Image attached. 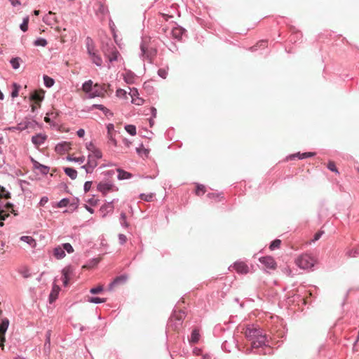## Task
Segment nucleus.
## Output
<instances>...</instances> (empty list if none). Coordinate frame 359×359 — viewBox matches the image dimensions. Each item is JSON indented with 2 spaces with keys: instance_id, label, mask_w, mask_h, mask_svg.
I'll return each mask as SVG.
<instances>
[{
  "instance_id": "1",
  "label": "nucleus",
  "mask_w": 359,
  "mask_h": 359,
  "mask_svg": "<svg viewBox=\"0 0 359 359\" xmlns=\"http://www.w3.org/2000/svg\"><path fill=\"white\" fill-rule=\"evenodd\" d=\"M243 333L246 339L251 343V346L245 350L246 354L253 353L254 349L268 346L266 334L259 326L248 325L244 329Z\"/></svg>"
},
{
  "instance_id": "2",
  "label": "nucleus",
  "mask_w": 359,
  "mask_h": 359,
  "mask_svg": "<svg viewBox=\"0 0 359 359\" xmlns=\"http://www.w3.org/2000/svg\"><path fill=\"white\" fill-rule=\"evenodd\" d=\"M102 51L104 56L107 58L109 63L117 61L121 55L113 43H107L102 47Z\"/></svg>"
},
{
  "instance_id": "3",
  "label": "nucleus",
  "mask_w": 359,
  "mask_h": 359,
  "mask_svg": "<svg viewBox=\"0 0 359 359\" xmlns=\"http://www.w3.org/2000/svg\"><path fill=\"white\" fill-rule=\"evenodd\" d=\"M315 262V259L309 254L302 255L295 261L296 264L303 269H311L314 266Z\"/></svg>"
},
{
  "instance_id": "4",
  "label": "nucleus",
  "mask_w": 359,
  "mask_h": 359,
  "mask_svg": "<svg viewBox=\"0 0 359 359\" xmlns=\"http://www.w3.org/2000/svg\"><path fill=\"white\" fill-rule=\"evenodd\" d=\"M110 87L109 84L95 83L93 87V90L88 95L89 98H95L97 97H104L107 92V89Z\"/></svg>"
},
{
  "instance_id": "5",
  "label": "nucleus",
  "mask_w": 359,
  "mask_h": 359,
  "mask_svg": "<svg viewBox=\"0 0 359 359\" xmlns=\"http://www.w3.org/2000/svg\"><path fill=\"white\" fill-rule=\"evenodd\" d=\"M140 50L141 53L140 56L143 60L147 59L150 62H151L152 58L156 55V50L152 48H147L144 42H142L140 44Z\"/></svg>"
},
{
  "instance_id": "6",
  "label": "nucleus",
  "mask_w": 359,
  "mask_h": 359,
  "mask_svg": "<svg viewBox=\"0 0 359 359\" xmlns=\"http://www.w3.org/2000/svg\"><path fill=\"white\" fill-rule=\"evenodd\" d=\"M231 267H232L239 274H247L250 271L249 266L245 262L241 261L236 262L233 265L231 266L229 268Z\"/></svg>"
},
{
  "instance_id": "7",
  "label": "nucleus",
  "mask_w": 359,
  "mask_h": 359,
  "mask_svg": "<svg viewBox=\"0 0 359 359\" xmlns=\"http://www.w3.org/2000/svg\"><path fill=\"white\" fill-rule=\"evenodd\" d=\"M114 185L109 182H100L97 184V189L104 196L111 191H113Z\"/></svg>"
},
{
  "instance_id": "8",
  "label": "nucleus",
  "mask_w": 359,
  "mask_h": 359,
  "mask_svg": "<svg viewBox=\"0 0 359 359\" xmlns=\"http://www.w3.org/2000/svg\"><path fill=\"white\" fill-rule=\"evenodd\" d=\"M9 320L7 318L2 320L0 324V347L4 348V342L5 341V333L8 327Z\"/></svg>"
},
{
  "instance_id": "9",
  "label": "nucleus",
  "mask_w": 359,
  "mask_h": 359,
  "mask_svg": "<svg viewBox=\"0 0 359 359\" xmlns=\"http://www.w3.org/2000/svg\"><path fill=\"white\" fill-rule=\"evenodd\" d=\"M30 100L35 104L40 105V103L44 99V91L42 90H34L30 95Z\"/></svg>"
},
{
  "instance_id": "10",
  "label": "nucleus",
  "mask_w": 359,
  "mask_h": 359,
  "mask_svg": "<svg viewBox=\"0 0 359 359\" xmlns=\"http://www.w3.org/2000/svg\"><path fill=\"white\" fill-rule=\"evenodd\" d=\"M114 201L115 200L107 202L100 207V212H101L102 217H105L109 213H111L114 211Z\"/></svg>"
},
{
  "instance_id": "11",
  "label": "nucleus",
  "mask_w": 359,
  "mask_h": 359,
  "mask_svg": "<svg viewBox=\"0 0 359 359\" xmlns=\"http://www.w3.org/2000/svg\"><path fill=\"white\" fill-rule=\"evenodd\" d=\"M259 262L269 269H274L276 267V263L272 257H261Z\"/></svg>"
},
{
  "instance_id": "12",
  "label": "nucleus",
  "mask_w": 359,
  "mask_h": 359,
  "mask_svg": "<svg viewBox=\"0 0 359 359\" xmlns=\"http://www.w3.org/2000/svg\"><path fill=\"white\" fill-rule=\"evenodd\" d=\"M185 316L186 314L184 311H175L173 314L170 316L169 319V323H172L174 321V320H178V324H182L183 320L184 319Z\"/></svg>"
},
{
  "instance_id": "13",
  "label": "nucleus",
  "mask_w": 359,
  "mask_h": 359,
  "mask_svg": "<svg viewBox=\"0 0 359 359\" xmlns=\"http://www.w3.org/2000/svg\"><path fill=\"white\" fill-rule=\"evenodd\" d=\"M185 29L180 26H173L171 29V34L173 38L180 40L184 34Z\"/></svg>"
},
{
  "instance_id": "14",
  "label": "nucleus",
  "mask_w": 359,
  "mask_h": 359,
  "mask_svg": "<svg viewBox=\"0 0 359 359\" xmlns=\"http://www.w3.org/2000/svg\"><path fill=\"white\" fill-rule=\"evenodd\" d=\"M315 154H316L314 152H304V153H302V154L299 152V153L289 156L287 157V159L293 160L297 157H298L299 159H304L306 158L312 157V156H315Z\"/></svg>"
},
{
  "instance_id": "15",
  "label": "nucleus",
  "mask_w": 359,
  "mask_h": 359,
  "mask_svg": "<svg viewBox=\"0 0 359 359\" xmlns=\"http://www.w3.org/2000/svg\"><path fill=\"white\" fill-rule=\"evenodd\" d=\"M60 290V287L54 283L53 285L51 292L49 294V302L50 303H53V302H55L57 299Z\"/></svg>"
},
{
  "instance_id": "16",
  "label": "nucleus",
  "mask_w": 359,
  "mask_h": 359,
  "mask_svg": "<svg viewBox=\"0 0 359 359\" xmlns=\"http://www.w3.org/2000/svg\"><path fill=\"white\" fill-rule=\"evenodd\" d=\"M46 140V136L41 133L36 134L32 137V143L36 146L41 145Z\"/></svg>"
},
{
  "instance_id": "17",
  "label": "nucleus",
  "mask_w": 359,
  "mask_h": 359,
  "mask_svg": "<svg viewBox=\"0 0 359 359\" xmlns=\"http://www.w3.org/2000/svg\"><path fill=\"white\" fill-rule=\"evenodd\" d=\"M70 149V144L67 142H62L55 146V151L59 153H62L68 151Z\"/></svg>"
},
{
  "instance_id": "18",
  "label": "nucleus",
  "mask_w": 359,
  "mask_h": 359,
  "mask_svg": "<svg viewBox=\"0 0 359 359\" xmlns=\"http://www.w3.org/2000/svg\"><path fill=\"white\" fill-rule=\"evenodd\" d=\"M86 45L87 51H88V53L89 54V55H91L93 53H95L94 41L90 37L88 36L86 39Z\"/></svg>"
},
{
  "instance_id": "19",
  "label": "nucleus",
  "mask_w": 359,
  "mask_h": 359,
  "mask_svg": "<svg viewBox=\"0 0 359 359\" xmlns=\"http://www.w3.org/2000/svg\"><path fill=\"white\" fill-rule=\"evenodd\" d=\"M118 176L117 178L119 180H128L132 177V174L129 172H127L121 168H118Z\"/></svg>"
},
{
  "instance_id": "20",
  "label": "nucleus",
  "mask_w": 359,
  "mask_h": 359,
  "mask_svg": "<svg viewBox=\"0 0 359 359\" xmlns=\"http://www.w3.org/2000/svg\"><path fill=\"white\" fill-rule=\"evenodd\" d=\"M135 74L130 70L126 71L123 75L124 81L128 84L133 83L135 81Z\"/></svg>"
},
{
  "instance_id": "21",
  "label": "nucleus",
  "mask_w": 359,
  "mask_h": 359,
  "mask_svg": "<svg viewBox=\"0 0 359 359\" xmlns=\"http://www.w3.org/2000/svg\"><path fill=\"white\" fill-rule=\"evenodd\" d=\"M127 280V276L125 275H121L120 276L116 277L109 285V289L111 290L115 285L124 283Z\"/></svg>"
},
{
  "instance_id": "22",
  "label": "nucleus",
  "mask_w": 359,
  "mask_h": 359,
  "mask_svg": "<svg viewBox=\"0 0 359 359\" xmlns=\"http://www.w3.org/2000/svg\"><path fill=\"white\" fill-rule=\"evenodd\" d=\"M53 255L57 259H61L66 256L64 249L61 246H57L54 248Z\"/></svg>"
},
{
  "instance_id": "23",
  "label": "nucleus",
  "mask_w": 359,
  "mask_h": 359,
  "mask_svg": "<svg viewBox=\"0 0 359 359\" xmlns=\"http://www.w3.org/2000/svg\"><path fill=\"white\" fill-rule=\"evenodd\" d=\"M34 165V168L36 169L39 170V171L41 172V173L42 175H47L49 172L50 168L48 166L42 165L36 161H35Z\"/></svg>"
},
{
  "instance_id": "24",
  "label": "nucleus",
  "mask_w": 359,
  "mask_h": 359,
  "mask_svg": "<svg viewBox=\"0 0 359 359\" xmlns=\"http://www.w3.org/2000/svg\"><path fill=\"white\" fill-rule=\"evenodd\" d=\"M93 81L91 80H88L83 83L82 90L89 95L93 90Z\"/></svg>"
},
{
  "instance_id": "25",
  "label": "nucleus",
  "mask_w": 359,
  "mask_h": 359,
  "mask_svg": "<svg viewBox=\"0 0 359 359\" xmlns=\"http://www.w3.org/2000/svg\"><path fill=\"white\" fill-rule=\"evenodd\" d=\"M64 172L72 180H75L77 177V171L72 168H64Z\"/></svg>"
},
{
  "instance_id": "26",
  "label": "nucleus",
  "mask_w": 359,
  "mask_h": 359,
  "mask_svg": "<svg viewBox=\"0 0 359 359\" xmlns=\"http://www.w3.org/2000/svg\"><path fill=\"white\" fill-rule=\"evenodd\" d=\"M20 239V241L29 244L32 247H34L36 245V241L32 236H22Z\"/></svg>"
},
{
  "instance_id": "27",
  "label": "nucleus",
  "mask_w": 359,
  "mask_h": 359,
  "mask_svg": "<svg viewBox=\"0 0 359 359\" xmlns=\"http://www.w3.org/2000/svg\"><path fill=\"white\" fill-rule=\"evenodd\" d=\"M74 269L71 266H68L65 267L62 271V276L67 277V278L70 279L72 276L73 275Z\"/></svg>"
},
{
  "instance_id": "28",
  "label": "nucleus",
  "mask_w": 359,
  "mask_h": 359,
  "mask_svg": "<svg viewBox=\"0 0 359 359\" xmlns=\"http://www.w3.org/2000/svg\"><path fill=\"white\" fill-rule=\"evenodd\" d=\"M359 255V248L348 249L346 251V256L347 257H356Z\"/></svg>"
},
{
  "instance_id": "29",
  "label": "nucleus",
  "mask_w": 359,
  "mask_h": 359,
  "mask_svg": "<svg viewBox=\"0 0 359 359\" xmlns=\"http://www.w3.org/2000/svg\"><path fill=\"white\" fill-rule=\"evenodd\" d=\"M199 339H200L199 332L196 329H194L191 332V339H189V341L191 343L196 344V343H197L199 341Z\"/></svg>"
},
{
  "instance_id": "30",
  "label": "nucleus",
  "mask_w": 359,
  "mask_h": 359,
  "mask_svg": "<svg viewBox=\"0 0 359 359\" xmlns=\"http://www.w3.org/2000/svg\"><path fill=\"white\" fill-rule=\"evenodd\" d=\"M92 60V62L97 67H101L102 64V58L95 53H93V55H90Z\"/></svg>"
},
{
  "instance_id": "31",
  "label": "nucleus",
  "mask_w": 359,
  "mask_h": 359,
  "mask_svg": "<svg viewBox=\"0 0 359 359\" xmlns=\"http://www.w3.org/2000/svg\"><path fill=\"white\" fill-rule=\"evenodd\" d=\"M43 79V83H44L45 86L47 88H51L55 83L54 79L47 75H44Z\"/></svg>"
},
{
  "instance_id": "32",
  "label": "nucleus",
  "mask_w": 359,
  "mask_h": 359,
  "mask_svg": "<svg viewBox=\"0 0 359 359\" xmlns=\"http://www.w3.org/2000/svg\"><path fill=\"white\" fill-rule=\"evenodd\" d=\"M69 203V199L68 198H64L61 199L59 202H57L55 205H53L54 208H62L67 207Z\"/></svg>"
},
{
  "instance_id": "33",
  "label": "nucleus",
  "mask_w": 359,
  "mask_h": 359,
  "mask_svg": "<svg viewBox=\"0 0 359 359\" xmlns=\"http://www.w3.org/2000/svg\"><path fill=\"white\" fill-rule=\"evenodd\" d=\"M22 61L21 58L19 57H13L10 60V63L14 69H17L20 67V62Z\"/></svg>"
},
{
  "instance_id": "34",
  "label": "nucleus",
  "mask_w": 359,
  "mask_h": 359,
  "mask_svg": "<svg viewBox=\"0 0 359 359\" xmlns=\"http://www.w3.org/2000/svg\"><path fill=\"white\" fill-rule=\"evenodd\" d=\"M92 108H95V109H100V111H102L106 116H107L108 114H112L110 111V110L109 109H107V107H105L104 105L102 104H93L92 106Z\"/></svg>"
},
{
  "instance_id": "35",
  "label": "nucleus",
  "mask_w": 359,
  "mask_h": 359,
  "mask_svg": "<svg viewBox=\"0 0 359 359\" xmlns=\"http://www.w3.org/2000/svg\"><path fill=\"white\" fill-rule=\"evenodd\" d=\"M120 224L123 228H128L129 224L126 220V215L125 212H121L120 215Z\"/></svg>"
},
{
  "instance_id": "36",
  "label": "nucleus",
  "mask_w": 359,
  "mask_h": 359,
  "mask_svg": "<svg viewBox=\"0 0 359 359\" xmlns=\"http://www.w3.org/2000/svg\"><path fill=\"white\" fill-rule=\"evenodd\" d=\"M97 159L93 158L92 154H88L87 163L90 165V168H95L97 166Z\"/></svg>"
},
{
  "instance_id": "37",
  "label": "nucleus",
  "mask_w": 359,
  "mask_h": 359,
  "mask_svg": "<svg viewBox=\"0 0 359 359\" xmlns=\"http://www.w3.org/2000/svg\"><path fill=\"white\" fill-rule=\"evenodd\" d=\"M106 299L104 298H100L97 297H88V302L93 304H100L105 302Z\"/></svg>"
},
{
  "instance_id": "38",
  "label": "nucleus",
  "mask_w": 359,
  "mask_h": 359,
  "mask_svg": "<svg viewBox=\"0 0 359 359\" xmlns=\"http://www.w3.org/2000/svg\"><path fill=\"white\" fill-rule=\"evenodd\" d=\"M29 16L23 18L22 22L20 25V28L22 32H26L28 29Z\"/></svg>"
},
{
  "instance_id": "39",
  "label": "nucleus",
  "mask_w": 359,
  "mask_h": 359,
  "mask_svg": "<svg viewBox=\"0 0 359 359\" xmlns=\"http://www.w3.org/2000/svg\"><path fill=\"white\" fill-rule=\"evenodd\" d=\"M20 88V86L18 85V83H14L13 84V90H12L11 94L12 97L14 98V97H16L18 96Z\"/></svg>"
},
{
  "instance_id": "40",
  "label": "nucleus",
  "mask_w": 359,
  "mask_h": 359,
  "mask_svg": "<svg viewBox=\"0 0 359 359\" xmlns=\"http://www.w3.org/2000/svg\"><path fill=\"white\" fill-rule=\"evenodd\" d=\"M34 45L36 46L45 47L47 45V41L43 38H38L34 41Z\"/></svg>"
},
{
  "instance_id": "41",
  "label": "nucleus",
  "mask_w": 359,
  "mask_h": 359,
  "mask_svg": "<svg viewBox=\"0 0 359 359\" xmlns=\"http://www.w3.org/2000/svg\"><path fill=\"white\" fill-rule=\"evenodd\" d=\"M136 151L141 156L144 155L145 156H147L149 154V150L145 149L143 144H141L140 147L136 148Z\"/></svg>"
},
{
  "instance_id": "42",
  "label": "nucleus",
  "mask_w": 359,
  "mask_h": 359,
  "mask_svg": "<svg viewBox=\"0 0 359 359\" xmlns=\"http://www.w3.org/2000/svg\"><path fill=\"white\" fill-rule=\"evenodd\" d=\"M281 243V241L279 239H275L272 241L269 245V248L271 250H274L280 248Z\"/></svg>"
},
{
  "instance_id": "43",
  "label": "nucleus",
  "mask_w": 359,
  "mask_h": 359,
  "mask_svg": "<svg viewBox=\"0 0 359 359\" xmlns=\"http://www.w3.org/2000/svg\"><path fill=\"white\" fill-rule=\"evenodd\" d=\"M125 130L131 135H136V127L134 125H126Z\"/></svg>"
},
{
  "instance_id": "44",
  "label": "nucleus",
  "mask_w": 359,
  "mask_h": 359,
  "mask_svg": "<svg viewBox=\"0 0 359 359\" xmlns=\"http://www.w3.org/2000/svg\"><path fill=\"white\" fill-rule=\"evenodd\" d=\"M61 247L64 249L65 252L66 251L69 254L72 253L74 252L73 247L69 243H63Z\"/></svg>"
},
{
  "instance_id": "45",
  "label": "nucleus",
  "mask_w": 359,
  "mask_h": 359,
  "mask_svg": "<svg viewBox=\"0 0 359 359\" xmlns=\"http://www.w3.org/2000/svg\"><path fill=\"white\" fill-rule=\"evenodd\" d=\"M266 46H267V41H264V40H262V41H259V42L257 43V45H256V46L251 47V48H250V49H251V50H252V51H254V50H257V47H259V48H261V47H262V48H265V47H266Z\"/></svg>"
},
{
  "instance_id": "46",
  "label": "nucleus",
  "mask_w": 359,
  "mask_h": 359,
  "mask_svg": "<svg viewBox=\"0 0 359 359\" xmlns=\"http://www.w3.org/2000/svg\"><path fill=\"white\" fill-rule=\"evenodd\" d=\"M140 197L142 200L149 202V201H151L153 200L154 194H141L140 195Z\"/></svg>"
},
{
  "instance_id": "47",
  "label": "nucleus",
  "mask_w": 359,
  "mask_h": 359,
  "mask_svg": "<svg viewBox=\"0 0 359 359\" xmlns=\"http://www.w3.org/2000/svg\"><path fill=\"white\" fill-rule=\"evenodd\" d=\"M85 156H80V157H78V158H76V157H72V156H68L67 157V160L69 161H74V162H77V163H82L85 161Z\"/></svg>"
},
{
  "instance_id": "48",
  "label": "nucleus",
  "mask_w": 359,
  "mask_h": 359,
  "mask_svg": "<svg viewBox=\"0 0 359 359\" xmlns=\"http://www.w3.org/2000/svg\"><path fill=\"white\" fill-rule=\"evenodd\" d=\"M205 192V187L203 184H198L196 189V194L201 196Z\"/></svg>"
},
{
  "instance_id": "49",
  "label": "nucleus",
  "mask_w": 359,
  "mask_h": 359,
  "mask_svg": "<svg viewBox=\"0 0 359 359\" xmlns=\"http://www.w3.org/2000/svg\"><path fill=\"white\" fill-rule=\"evenodd\" d=\"M28 128V123L26 122H21L17 125V126L15 128L16 130L22 131Z\"/></svg>"
},
{
  "instance_id": "50",
  "label": "nucleus",
  "mask_w": 359,
  "mask_h": 359,
  "mask_svg": "<svg viewBox=\"0 0 359 359\" xmlns=\"http://www.w3.org/2000/svg\"><path fill=\"white\" fill-rule=\"evenodd\" d=\"M90 154H92L93 158H95L96 159H100L102 156L101 151L97 148L95 149H94V151L92 153H90Z\"/></svg>"
},
{
  "instance_id": "51",
  "label": "nucleus",
  "mask_w": 359,
  "mask_h": 359,
  "mask_svg": "<svg viewBox=\"0 0 359 359\" xmlns=\"http://www.w3.org/2000/svg\"><path fill=\"white\" fill-rule=\"evenodd\" d=\"M2 191L0 192V198H11V194L10 192L6 191L4 187L1 188Z\"/></svg>"
},
{
  "instance_id": "52",
  "label": "nucleus",
  "mask_w": 359,
  "mask_h": 359,
  "mask_svg": "<svg viewBox=\"0 0 359 359\" xmlns=\"http://www.w3.org/2000/svg\"><path fill=\"white\" fill-rule=\"evenodd\" d=\"M157 73L162 79H165L168 75V71L165 69H159Z\"/></svg>"
},
{
  "instance_id": "53",
  "label": "nucleus",
  "mask_w": 359,
  "mask_h": 359,
  "mask_svg": "<svg viewBox=\"0 0 359 359\" xmlns=\"http://www.w3.org/2000/svg\"><path fill=\"white\" fill-rule=\"evenodd\" d=\"M168 325L171 327L173 330H177L180 328L182 324H178V320H174L172 323H168Z\"/></svg>"
},
{
  "instance_id": "54",
  "label": "nucleus",
  "mask_w": 359,
  "mask_h": 359,
  "mask_svg": "<svg viewBox=\"0 0 359 359\" xmlns=\"http://www.w3.org/2000/svg\"><path fill=\"white\" fill-rule=\"evenodd\" d=\"M132 103L140 106V105L143 104L144 100L140 97H133V100H132Z\"/></svg>"
},
{
  "instance_id": "55",
  "label": "nucleus",
  "mask_w": 359,
  "mask_h": 359,
  "mask_svg": "<svg viewBox=\"0 0 359 359\" xmlns=\"http://www.w3.org/2000/svg\"><path fill=\"white\" fill-rule=\"evenodd\" d=\"M102 290H103L102 286H97V287L91 288L90 290V292L91 294H98V293L101 292Z\"/></svg>"
},
{
  "instance_id": "56",
  "label": "nucleus",
  "mask_w": 359,
  "mask_h": 359,
  "mask_svg": "<svg viewBox=\"0 0 359 359\" xmlns=\"http://www.w3.org/2000/svg\"><path fill=\"white\" fill-rule=\"evenodd\" d=\"M327 168L332 172H338L335 163L333 161H330L328 163Z\"/></svg>"
},
{
  "instance_id": "57",
  "label": "nucleus",
  "mask_w": 359,
  "mask_h": 359,
  "mask_svg": "<svg viewBox=\"0 0 359 359\" xmlns=\"http://www.w3.org/2000/svg\"><path fill=\"white\" fill-rule=\"evenodd\" d=\"M92 186V182L91 181H87L84 183L83 185V190L85 193H87L90 191Z\"/></svg>"
},
{
  "instance_id": "58",
  "label": "nucleus",
  "mask_w": 359,
  "mask_h": 359,
  "mask_svg": "<svg viewBox=\"0 0 359 359\" xmlns=\"http://www.w3.org/2000/svg\"><path fill=\"white\" fill-rule=\"evenodd\" d=\"M82 169H84L87 173H92L93 172L94 168H90V165L87 163L86 164L81 166Z\"/></svg>"
},
{
  "instance_id": "59",
  "label": "nucleus",
  "mask_w": 359,
  "mask_h": 359,
  "mask_svg": "<svg viewBox=\"0 0 359 359\" xmlns=\"http://www.w3.org/2000/svg\"><path fill=\"white\" fill-rule=\"evenodd\" d=\"M118 237L121 245H123L127 241V237L124 234L119 233Z\"/></svg>"
},
{
  "instance_id": "60",
  "label": "nucleus",
  "mask_w": 359,
  "mask_h": 359,
  "mask_svg": "<svg viewBox=\"0 0 359 359\" xmlns=\"http://www.w3.org/2000/svg\"><path fill=\"white\" fill-rule=\"evenodd\" d=\"M48 201V198L47 196H43L41 197L39 203V206H44Z\"/></svg>"
},
{
  "instance_id": "61",
  "label": "nucleus",
  "mask_w": 359,
  "mask_h": 359,
  "mask_svg": "<svg viewBox=\"0 0 359 359\" xmlns=\"http://www.w3.org/2000/svg\"><path fill=\"white\" fill-rule=\"evenodd\" d=\"M130 95L131 96L132 100L133 97H139V93L136 88L130 89Z\"/></svg>"
},
{
  "instance_id": "62",
  "label": "nucleus",
  "mask_w": 359,
  "mask_h": 359,
  "mask_svg": "<svg viewBox=\"0 0 359 359\" xmlns=\"http://www.w3.org/2000/svg\"><path fill=\"white\" fill-rule=\"evenodd\" d=\"M86 149H88V151L92 153L94 151V149H96V147L93 144V143L90 142L86 144Z\"/></svg>"
},
{
  "instance_id": "63",
  "label": "nucleus",
  "mask_w": 359,
  "mask_h": 359,
  "mask_svg": "<svg viewBox=\"0 0 359 359\" xmlns=\"http://www.w3.org/2000/svg\"><path fill=\"white\" fill-rule=\"evenodd\" d=\"M87 202H88L90 205H93V206H95V205H96L97 204L98 200H97V199H95V198H89V199L87 201Z\"/></svg>"
},
{
  "instance_id": "64",
  "label": "nucleus",
  "mask_w": 359,
  "mask_h": 359,
  "mask_svg": "<svg viewBox=\"0 0 359 359\" xmlns=\"http://www.w3.org/2000/svg\"><path fill=\"white\" fill-rule=\"evenodd\" d=\"M76 133L79 137H83L85 135V130L84 129L80 128L77 130Z\"/></svg>"
}]
</instances>
